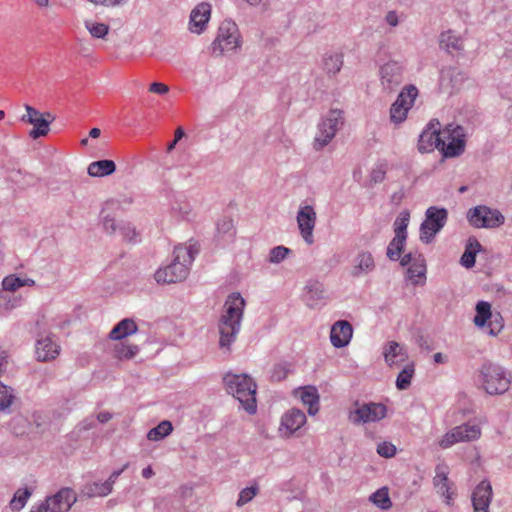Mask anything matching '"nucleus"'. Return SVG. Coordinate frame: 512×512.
I'll return each mask as SVG.
<instances>
[{"label":"nucleus","instance_id":"45","mask_svg":"<svg viewBox=\"0 0 512 512\" xmlns=\"http://www.w3.org/2000/svg\"><path fill=\"white\" fill-rule=\"evenodd\" d=\"M292 251L285 246H276L269 252L268 261L272 264L281 263Z\"/></svg>","mask_w":512,"mask_h":512},{"label":"nucleus","instance_id":"3","mask_svg":"<svg viewBox=\"0 0 512 512\" xmlns=\"http://www.w3.org/2000/svg\"><path fill=\"white\" fill-rule=\"evenodd\" d=\"M227 392L232 394L249 414L256 413V383L247 374L228 373L223 379Z\"/></svg>","mask_w":512,"mask_h":512},{"label":"nucleus","instance_id":"41","mask_svg":"<svg viewBox=\"0 0 512 512\" xmlns=\"http://www.w3.org/2000/svg\"><path fill=\"white\" fill-rule=\"evenodd\" d=\"M14 399L13 389L0 382V411H8Z\"/></svg>","mask_w":512,"mask_h":512},{"label":"nucleus","instance_id":"63","mask_svg":"<svg viewBox=\"0 0 512 512\" xmlns=\"http://www.w3.org/2000/svg\"><path fill=\"white\" fill-rule=\"evenodd\" d=\"M433 359H434L435 363H438V364H444L447 362V356H445L444 354H442L440 352L434 354Z\"/></svg>","mask_w":512,"mask_h":512},{"label":"nucleus","instance_id":"27","mask_svg":"<svg viewBox=\"0 0 512 512\" xmlns=\"http://www.w3.org/2000/svg\"><path fill=\"white\" fill-rule=\"evenodd\" d=\"M306 423V416L300 409L292 408L281 419V426L289 433L299 430Z\"/></svg>","mask_w":512,"mask_h":512},{"label":"nucleus","instance_id":"31","mask_svg":"<svg viewBox=\"0 0 512 512\" xmlns=\"http://www.w3.org/2000/svg\"><path fill=\"white\" fill-rule=\"evenodd\" d=\"M300 399L308 406V414L314 416L319 411V393L314 386H306L300 391Z\"/></svg>","mask_w":512,"mask_h":512},{"label":"nucleus","instance_id":"8","mask_svg":"<svg viewBox=\"0 0 512 512\" xmlns=\"http://www.w3.org/2000/svg\"><path fill=\"white\" fill-rule=\"evenodd\" d=\"M466 217L469 224L475 228L492 229L501 226L505 222V217L499 210L485 205L470 208Z\"/></svg>","mask_w":512,"mask_h":512},{"label":"nucleus","instance_id":"61","mask_svg":"<svg viewBox=\"0 0 512 512\" xmlns=\"http://www.w3.org/2000/svg\"><path fill=\"white\" fill-rule=\"evenodd\" d=\"M111 419H112V414L107 411L100 412L97 415V420L100 423H106V422L110 421Z\"/></svg>","mask_w":512,"mask_h":512},{"label":"nucleus","instance_id":"40","mask_svg":"<svg viewBox=\"0 0 512 512\" xmlns=\"http://www.w3.org/2000/svg\"><path fill=\"white\" fill-rule=\"evenodd\" d=\"M19 303V298L11 295L4 289H0V314L14 309Z\"/></svg>","mask_w":512,"mask_h":512},{"label":"nucleus","instance_id":"60","mask_svg":"<svg viewBox=\"0 0 512 512\" xmlns=\"http://www.w3.org/2000/svg\"><path fill=\"white\" fill-rule=\"evenodd\" d=\"M128 2V0H102L101 5L106 7H114L124 5Z\"/></svg>","mask_w":512,"mask_h":512},{"label":"nucleus","instance_id":"20","mask_svg":"<svg viewBox=\"0 0 512 512\" xmlns=\"http://www.w3.org/2000/svg\"><path fill=\"white\" fill-rule=\"evenodd\" d=\"M433 485L437 493L444 497L446 504L450 505L451 501L453 500L454 493L450 491L452 483L448 478L447 466L442 464H438L436 466Z\"/></svg>","mask_w":512,"mask_h":512},{"label":"nucleus","instance_id":"58","mask_svg":"<svg viewBox=\"0 0 512 512\" xmlns=\"http://www.w3.org/2000/svg\"><path fill=\"white\" fill-rule=\"evenodd\" d=\"M129 463H125L123 467L120 470L113 471L110 477L108 478V481L114 485L117 478L128 468Z\"/></svg>","mask_w":512,"mask_h":512},{"label":"nucleus","instance_id":"38","mask_svg":"<svg viewBox=\"0 0 512 512\" xmlns=\"http://www.w3.org/2000/svg\"><path fill=\"white\" fill-rule=\"evenodd\" d=\"M31 495L32 490L28 487L18 489L10 501V508L13 511H20L26 505Z\"/></svg>","mask_w":512,"mask_h":512},{"label":"nucleus","instance_id":"39","mask_svg":"<svg viewBox=\"0 0 512 512\" xmlns=\"http://www.w3.org/2000/svg\"><path fill=\"white\" fill-rule=\"evenodd\" d=\"M415 369L413 364L406 365L398 374L396 379V387L399 390H406L413 378Z\"/></svg>","mask_w":512,"mask_h":512},{"label":"nucleus","instance_id":"43","mask_svg":"<svg viewBox=\"0 0 512 512\" xmlns=\"http://www.w3.org/2000/svg\"><path fill=\"white\" fill-rule=\"evenodd\" d=\"M410 220V214L408 211H403L400 215L395 219L394 222V232L397 236H403V238L407 239V227Z\"/></svg>","mask_w":512,"mask_h":512},{"label":"nucleus","instance_id":"49","mask_svg":"<svg viewBox=\"0 0 512 512\" xmlns=\"http://www.w3.org/2000/svg\"><path fill=\"white\" fill-rule=\"evenodd\" d=\"M113 490V485L108 481L106 480L105 482L103 483H93L92 487L90 488V491H91V494L92 495H97V496H106L108 494H110Z\"/></svg>","mask_w":512,"mask_h":512},{"label":"nucleus","instance_id":"9","mask_svg":"<svg viewBox=\"0 0 512 512\" xmlns=\"http://www.w3.org/2000/svg\"><path fill=\"white\" fill-rule=\"evenodd\" d=\"M26 114L21 116V121L33 125L29 132L32 139H38L46 136L49 132L50 124L55 120V116L50 112L41 113L36 108L25 105Z\"/></svg>","mask_w":512,"mask_h":512},{"label":"nucleus","instance_id":"14","mask_svg":"<svg viewBox=\"0 0 512 512\" xmlns=\"http://www.w3.org/2000/svg\"><path fill=\"white\" fill-rule=\"evenodd\" d=\"M481 435L477 425L462 424L448 431L439 441V446L447 449L458 442L474 441Z\"/></svg>","mask_w":512,"mask_h":512},{"label":"nucleus","instance_id":"12","mask_svg":"<svg viewBox=\"0 0 512 512\" xmlns=\"http://www.w3.org/2000/svg\"><path fill=\"white\" fill-rule=\"evenodd\" d=\"M386 406L382 403H365L351 410L348 419L353 424L376 422L386 416Z\"/></svg>","mask_w":512,"mask_h":512},{"label":"nucleus","instance_id":"1","mask_svg":"<svg viewBox=\"0 0 512 512\" xmlns=\"http://www.w3.org/2000/svg\"><path fill=\"white\" fill-rule=\"evenodd\" d=\"M244 308L245 300L239 293L228 295L218 323L219 347L221 349L230 351V347L235 342L241 328Z\"/></svg>","mask_w":512,"mask_h":512},{"label":"nucleus","instance_id":"59","mask_svg":"<svg viewBox=\"0 0 512 512\" xmlns=\"http://www.w3.org/2000/svg\"><path fill=\"white\" fill-rule=\"evenodd\" d=\"M386 22L392 26L395 27L398 25V16L395 11H389L386 15Z\"/></svg>","mask_w":512,"mask_h":512},{"label":"nucleus","instance_id":"53","mask_svg":"<svg viewBox=\"0 0 512 512\" xmlns=\"http://www.w3.org/2000/svg\"><path fill=\"white\" fill-rule=\"evenodd\" d=\"M386 176V165L380 164L371 171L370 181L374 184H378L384 181Z\"/></svg>","mask_w":512,"mask_h":512},{"label":"nucleus","instance_id":"2","mask_svg":"<svg viewBox=\"0 0 512 512\" xmlns=\"http://www.w3.org/2000/svg\"><path fill=\"white\" fill-rule=\"evenodd\" d=\"M199 252L196 245L177 246L173 252L172 262L155 272V280L158 283L171 284L183 281L187 278L190 266Z\"/></svg>","mask_w":512,"mask_h":512},{"label":"nucleus","instance_id":"51","mask_svg":"<svg viewBox=\"0 0 512 512\" xmlns=\"http://www.w3.org/2000/svg\"><path fill=\"white\" fill-rule=\"evenodd\" d=\"M103 228L108 234H114L117 230V224L115 218L110 216L109 214H105V210L103 209L101 212Z\"/></svg>","mask_w":512,"mask_h":512},{"label":"nucleus","instance_id":"52","mask_svg":"<svg viewBox=\"0 0 512 512\" xmlns=\"http://www.w3.org/2000/svg\"><path fill=\"white\" fill-rule=\"evenodd\" d=\"M289 372V368L284 364L275 365L271 372V380L280 382L284 380Z\"/></svg>","mask_w":512,"mask_h":512},{"label":"nucleus","instance_id":"10","mask_svg":"<svg viewBox=\"0 0 512 512\" xmlns=\"http://www.w3.org/2000/svg\"><path fill=\"white\" fill-rule=\"evenodd\" d=\"M239 46V31L235 22L225 20L221 23L218 35L212 43L213 52L222 54L225 51H232Z\"/></svg>","mask_w":512,"mask_h":512},{"label":"nucleus","instance_id":"64","mask_svg":"<svg viewBox=\"0 0 512 512\" xmlns=\"http://www.w3.org/2000/svg\"><path fill=\"white\" fill-rule=\"evenodd\" d=\"M153 475H154V471H153V469H152L150 466H148V467H146V468H144V469L142 470V476H143L145 479H149V478H151Z\"/></svg>","mask_w":512,"mask_h":512},{"label":"nucleus","instance_id":"5","mask_svg":"<svg viewBox=\"0 0 512 512\" xmlns=\"http://www.w3.org/2000/svg\"><path fill=\"white\" fill-rule=\"evenodd\" d=\"M443 138L438 150L444 158L458 157L465 151V129L457 124L449 123L442 130Z\"/></svg>","mask_w":512,"mask_h":512},{"label":"nucleus","instance_id":"50","mask_svg":"<svg viewBox=\"0 0 512 512\" xmlns=\"http://www.w3.org/2000/svg\"><path fill=\"white\" fill-rule=\"evenodd\" d=\"M377 453L385 458H391L396 454V447L390 442H381L377 446Z\"/></svg>","mask_w":512,"mask_h":512},{"label":"nucleus","instance_id":"46","mask_svg":"<svg viewBox=\"0 0 512 512\" xmlns=\"http://www.w3.org/2000/svg\"><path fill=\"white\" fill-rule=\"evenodd\" d=\"M138 351L139 348L137 345H125L120 343L115 347L116 356L119 359H131L138 353Z\"/></svg>","mask_w":512,"mask_h":512},{"label":"nucleus","instance_id":"13","mask_svg":"<svg viewBox=\"0 0 512 512\" xmlns=\"http://www.w3.org/2000/svg\"><path fill=\"white\" fill-rule=\"evenodd\" d=\"M417 95L418 90L413 85H410L401 91L390 108V119L392 122L399 124L406 119L407 113L413 106Z\"/></svg>","mask_w":512,"mask_h":512},{"label":"nucleus","instance_id":"19","mask_svg":"<svg viewBox=\"0 0 512 512\" xmlns=\"http://www.w3.org/2000/svg\"><path fill=\"white\" fill-rule=\"evenodd\" d=\"M492 486L489 481H481L473 490L471 500L474 512H489L492 500Z\"/></svg>","mask_w":512,"mask_h":512},{"label":"nucleus","instance_id":"32","mask_svg":"<svg viewBox=\"0 0 512 512\" xmlns=\"http://www.w3.org/2000/svg\"><path fill=\"white\" fill-rule=\"evenodd\" d=\"M115 171L116 165L114 161L108 159L94 161L87 168V173L91 177H105L113 174Z\"/></svg>","mask_w":512,"mask_h":512},{"label":"nucleus","instance_id":"23","mask_svg":"<svg viewBox=\"0 0 512 512\" xmlns=\"http://www.w3.org/2000/svg\"><path fill=\"white\" fill-rule=\"evenodd\" d=\"M60 353V346L47 335L37 339L36 356L39 361L46 362L55 359Z\"/></svg>","mask_w":512,"mask_h":512},{"label":"nucleus","instance_id":"17","mask_svg":"<svg viewBox=\"0 0 512 512\" xmlns=\"http://www.w3.org/2000/svg\"><path fill=\"white\" fill-rule=\"evenodd\" d=\"M467 79L465 72L457 67H444L440 72L439 87L447 94H453L459 90Z\"/></svg>","mask_w":512,"mask_h":512},{"label":"nucleus","instance_id":"25","mask_svg":"<svg viewBox=\"0 0 512 512\" xmlns=\"http://www.w3.org/2000/svg\"><path fill=\"white\" fill-rule=\"evenodd\" d=\"M355 265L351 269L353 277H360L372 272L375 269V261L372 254L368 251H361L357 254Z\"/></svg>","mask_w":512,"mask_h":512},{"label":"nucleus","instance_id":"34","mask_svg":"<svg viewBox=\"0 0 512 512\" xmlns=\"http://www.w3.org/2000/svg\"><path fill=\"white\" fill-rule=\"evenodd\" d=\"M343 66V54L342 53H334V54H326L323 59V67L324 70L328 74L335 75L337 74Z\"/></svg>","mask_w":512,"mask_h":512},{"label":"nucleus","instance_id":"18","mask_svg":"<svg viewBox=\"0 0 512 512\" xmlns=\"http://www.w3.org/2000/svg\"><path fill=\"white\" fill-rule=\"evenodd\" d=\"M316 212L310 205L303 206L297 213V223L303 240L308 244L314 243L313 230L316 224Z\"/></svg>","mask_w":512,"mask_h":512},{"label":"nucleus","instance_id":"26","mask_svg":"<svg viewBox=\"0 0 512 512\" xmlns=\"http://www.w3.org/2000/svg\"><path fill=\"white\" fill-rule=\"evenodd\" d=\"M326 298L323 284L318 281H309L305 286L304 300L306 304L314 308Z\"/></svg>","mask_w":512,"mask_h":512},{"label":"nucleus","instance_id":"62","mask_svg":"<svg viewBox=\"0 0 512 512\" xmlns=\"http://www.w3.org/2000/svg\"><path fill=\"white\" fill-rule=\"evenodd\" d=\"M400 264L401 266H408L412 264L413 256L411 253L405 254L403 257L400 256Z\"/></svg>","mask_w":512,"mask_h":512},{"label":"nucleus","instance_id":"21","mask_svg":"<svg viewBox=\"0 0 512 512\" xmlns=\"http://www.w3.org/2000/svg\"><path fill=\"white\" fill-rule=\"evenodd\" d=\"M352 335V325L346 320H339L331 328L330 341L335 348H342L349 344Z\"/></svg>","mask_w":512,"mask_h":512},{"label":"nucleus","instance_id":"15","mask_svg":"<svg viewBox=\"0 0 512 512\" xmlns=\"http://www.w3.org/2000/svg\"><path fill=\"white\" fill-rule=\"evenodd\" d=\"M441 124L437 119H432L419 135L417 148L420 153H428L438 149L442 141Z\"/></svg>","mask_w":512,"mask_h":512},{"label":"nucleus","instance_id":"35","mask_svg":"<svg viewBox=\"0 0 512 512\" xmlns=\"http://www.w3.org/2000/svg\"><path fill=\"white\" fill-rule=\"evenodd\" d=\"M369 500L378 508L388 510L392 507V501L389 497L387 487H381L376 492L372 493Z\"/></svg>","mask_w":512,"mask_h":512},{"label":"nucleus","instance_id":"30","mask_svg":"<svg viewBox=\"0 0 512 512\" xmlns=\"http://www.w3.org/2000/svg\"><path fill=\"white\" fill-rule=\"evenodd\" d=\"M439 45L441 49H444L448 53H453L454 51L459 52L464 49L461 37L457 36L451 30L442 32L440 34Z\"/></svg>","mask_w":512,"mask_h":512},{"label":"nucleus","instance_id":"36","mask_svg":"<svg viewBox=\"0 0 512 512\" xmlns=\"http://www.w3.org/2000/svg\"><path fill=\"white\" fill-rule=\"evenodd\" d=\"M172 430V423L168 420H164L148 431L147 438L150 441H159L168 436Z\"/></svg>","mask_w":512,"mask_h":512},{"label":"nucleus","instance_id":"57","mask_svg":"<svg viewBox=\"0 0 512 512\" xmlns=\"http://www.w3.org/2000/svg\"><path fill=\"white\" fill-rule=\"evenodd\" d=\"M149 91L152 93L164 95L169 91V87L164 83L153 82L150 84Z\"/></svg>","mask_w":512,"mask_h":512},{"label":"nucleus","instance_id":"54","mask_svg":"<svg viewBox=\"0 0 512 512\" xmlns=\"http://www.w3.org/2000/svg\"><path fill=\"white\" fill-rule=\"evenodd\" d=\"M502 317L500 314H493L492 319L488 322V328H489V334L492 336H496L501 329L503 328V325L501 323Z\"/></svg>","mask_w":512,"mask_h":512},{"label":"nucleus","instance_id":"11","mask_svg":"<svg viewBox=\"0 0 512 512\" xmlns=\"http://www.w3.org/2000/svg\"><path fill=\"white\" fill-rule=\"evenodd\" d=\"M77 501L76 493L68 487L61 488L56 494L46 497L39 504L40 512H68Z\"/></svg>","mask_w":512,"mask_h":512},{"label":"nucleus","instance_id":"55","mask_svg":"<svg viewBox=\"0 0 512 512\" xmlns=\"http://www.w3.org/2000/svg\"><path fill=\"white\" fill-rule=\"evenodd\" d=\"M233 231V222L231 219L223 218L217 223V232L219 234H231Z\"/></svg>","mask_w":512,"mask_h":512},{"label":"nucleus","instance_id":"28","mask_svg":"<svg viewBox=\"0 0 512 512\" xmlns=\"http://www.w3.org/2000/svg\"><path fill=\"white\" fill-rule=\"evenodd\" d=\"M138 330L137 324L131 318L122 319L118 322L109 333L111 340H122L127 336L135 334Z\"/></svg>","mask_w":512,"mask_h":512},{"label":"nucleus","instance_id":"29","mask_svg":"<svg viewBox=\"0 0 512 512\" xmlns=\"http://www.w3.org/2000/svg\"><path fill=\"white\" fill-rule=\"evenodd\" d=\"M482 245L475 237H470L466 243L465 251L460 258V264L465 268H472L476 262V255L481 251Z\"/></svg>","mask_w":512,"mask_h":512},{"label":"nucleus","instance_id":"47","mask_svg":"<svg viewBox=\"0 0 512 512\" xmlns=\"http://www.w3.org/2000/svg\"><path fill=\"white\" fill-rule=\"evenodd\" d=\"M25 286V282L15 275L6 276L2 281V289L8 293L16 291L18 288Z\"/></svg>","mask_w":512,"mask_h":512},{"label":"nucleus","instance_id":"4","mask_svg":"<svg viewBox=\"0 0 512 512\" xmlns=\"http://www.w3.org/2000/svg\"><path fill=\"white\" fill-rule=\"evenodd\" d=\"M480 381L484 390L490 395L505 393L511 384L510 375L498 364L487 362L480 369Z\"/></svg>","mask_w":512,"mask_h":512},{"label":"nucleus","instance_id":"56","mask_svg":"<svg viewBox=\"0 0 512 512\" xmlns=\"http://www.w3.org/2000/svg\"><path fill=\"white\" fill-rule=\"evenodd\" d=\"M120 232L123 236V238L127 241L134 240L136 236V231L134 227H131L130 225H123L119 227Z\"/></svg>","mask_w":512,"mask_h":512},{"label":"nucleus","instance_id":"22","mask_svg":"<svg viewBox=\"0 0 512 512\" xmlns=\"http://www.w3.org/2000/svg\"><path fill=\"white\" fill-rule=\"evenodd\" d=\"M211 6L208 3L198 4L190 14L189 29L192 33L200 34L210 19Z\"/></svg>","mask_w":512,"mask_h":512},{"label":"nucleus","instance_id":"24","mask_svg":"<svg viewBox=\"0 0 512 512\" xmlns=\"http://www.w3.org/2000/svg\"><path fill=\"white\" fill-rule=\"evenodd\" d=\"M383 355L385 362L390 367L404 363L408 358L405 348L396 341H390L387 343L384 347Z\"/></svg>","mask_w":512,"mask_h":512},{"label":"nucleus","instance_id":"42","mask_svg":"<svg viewBox=\"0 0 512 512\" xmlns=\"http://www.w3.org/2000/svg\"><path fill=\"white\" fill-rule=\"evenodd\" d=\"M425 273L426 265L423 259L414 261L407 270L408 278L412 280L413 284L415 285H417L419 282L414 280V278H425Z\"/></svg>","mask_w":512,"mask_h":512},{"label":"nucleus","instance_id":"6","mask_svg":"<svg viewBox=\"0 0 512 512\" xmlns=\"http://www.w3.org/2000/svg\"><path fill=\"white\" fill-rule=\"evenodd\" d=\"M343 123L342 111L337 109L330 110L318 124V132L313 142L314 149L319 151L327 146Z\"/></svg>","mask_w":512,"mask_h":512},{"label":"nucleus","instance_id":"48","mask_svg":"<svg viewBox=\"0 0 512 512\" xmlns=\"http://www.w3.org/2000/svg\"><path fill=\"white\" fill-rule=\"evenodd\" d=\"M258 493V487L257 486H251L244 488L240 494L239 498L236 502V505L238 507H242L243 505L250 502Z\"/></svg>","mask_w":512,"mask_h":512},{"label":"nucleus","instance_id":"37","mask_svg":"<svg viewBox=\"0 0 512 512\" xmlns=\"http://www.w3.org/2000/svg\"><path fill=\"white\" fill-rule=\"evenodd\" d=\"M406 239L403 238V236H397L395 235L394 238L391 240L387 247V257L392 260L396 261L400 259V255L404 249Z\"/></svg>","mask_w":512,"mask_h":512},{"label":"nucleus","instance_id":"16","mask_svg":"<svg viewBox=\"0 0 512 512\" xmlns=\"http://www.w3.org/2000/svg\"><path fill=\"white\" fill-rule=\"evenodd\" d=\"M381 85L386 91H394L403 81V65L391 60L380 67Z\"/></svg>","mask_w":512,"mask_h":512},{"label":"nucleus","instance_id":"44","mask_svg":"<svg viewBox=\"0 0 512 512\" xmlns=\"http://www.w3.org/2000/svg\"><path fill=\"white\" fill-rule=\"evenodd\" d=\"M85 27L94 38L103 39L109 32V26L104 23L85 21Z\"/></svg>","mask_w":512,"mask_h":512},{"label":"nucleus","instance_id":"33","mask_svg":"<svg viewBox=\"0 0 512 512\" xmlns=\"http://www.w3.org/2000/svg\"><path fill=\"white\" fill-rule=\"evenodd\" d=\"M493 314L491 311L490 303L486 301H479L476 304V315L474 317V324L477 327H485L486 324L492 319Z\"/></svg>","mask_w":512,"mask_h":512},{"label":"nucleus","instance_id":"7","mask_svg":"<svg viewBox=\"0 0 512 512\" xmlns=\"http://www.w3.org/2000/svg\"><path fill=\"white\" fill-rule=\"evenodd\" d=\"M448 220V211L444 207L430 206L425 212V219L420 225V240L429 244L442 230Z\"/></svg>","mask_w":512,"mask_h":512}]
</instances>
